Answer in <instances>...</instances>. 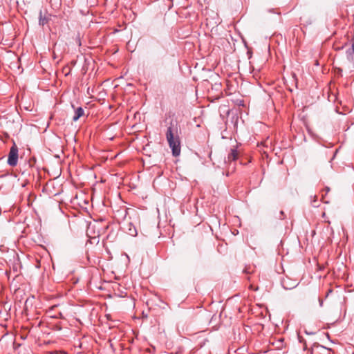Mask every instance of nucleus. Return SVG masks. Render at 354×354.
<instances>
[{"mask_svg":"<svg viewBox=\"0 0 354 354\" xmlns=\"http://www.w3.org/2000/svg\"><path fill=\"white\" fill-rule=\"evenodd\" d=\"M342 48H343V46H342V47H341V48H335V50H340V49H342Z\"/></svg>","mask_w":354,"mask_h":354,"instance_id":"ddd939ff","label":"nucleus"},{"mask_svg":"<svg viewBox=\"0 0 354 354\" xmlns=\"http://www.w3.org/2000/svg\"><path fill=\"white\" fill-rule=\"evenodd\" d=\"M323 191L325 192V195L322 194V201L324 203H328V201L325 200V196L330 192V188L328 187H326Z\"/></svg>","mask_w":354,"mask_h":354,"instance_id":"6e6552de","label":"nucleus"},{"mask_svg":"<svg viewBox=\"0 0 354 354\" xmlns=\"http://www.w3.org/2000/svg\"><path fill=\"white\" fill-rule=\"evenodd\" d=\"M314 198H315V199H314V202H316V201H317V196H314Z\"/></svg>","mask_w":354,"mask_h":354,"instance_id":"4468645a","label":"nucleus"},{"mask_svg":"<svg viewBox=\"0 0 354 354\" xmlns=\"http://www.w3.org/2000/svg\"><path fill=\"white\" fill-rule=\"evenodd\" d=\"M239 158V152L236 149V147H234L230 149V153L227 155V159L225 160V162L229 163L232 161H235Z\"/></svg>","mask_w":354,"mask_h":354,"instance_id":"39448f33","label":"nucleus"},{"mask_svg":"<svg viewBox=\"0 0 354 354\" xmlns=\"http://www.w3.org/2000/svg\"><path fill=\"white\" fill-rule=\"evenodd\" d=\"M50 19V15H48L47 14H45L43 15L42 11L40 10L39 12V24L41 26H44V25L47 24Z\"/></svg>","mask_w":354,"mask_h":354,"instance_id":"423d86ee","label":"nucleus"},{"mask_svg":"<svg viewBox=\"0 0 354 354\" xmlns=\"http://www.w3.org/2000/svg\"><path fill=\"white\" fill-rule=\"evenodd\" d=\"M245 273H250L251 272L249 271L247 268L244 269L243 270Z\"/></svg>","mask_w":354,"mask_h":354,"instance_id":"9b49d317","label":"nucleus"},{"mask_svg":"<svg viewBox=\"0 0 354 354\" xmlns=\"http://www.w3.org/2000/svg\"><path fill=\"white\" fill-rule=\"evenodd\" d=\"M344 64L348 69L354 70V37L351 39V46L346 51V61Z\"/></svg>","mask_w":354,"mask_h":354,"instance_id":"f03ea898","label":"nucleus"},{"mask_svg":"<svg viewBox=\"0 0 354 354\" xmlns=\"http://www.w3.org/2000/svg\"><path fill=\"white\" fill-rule=\"evenodd\" d=\"M129 234L131 236H135L136 234V228H133V230L131 228H129Z\"/></svg>","mask_w":354,"mask_h":354,"instance_id":"1a4fd4ad","label":"nucleus"},{"mask_svg":"<svg viewBox=\"0 0 354 354\" xmlns=\"http://www.w3.org/2000/svg\"><path fill=\"white\" fill-rule=\"evenodd\" d=\"M284 217H285V215H284V212H283V211H280V212H279V216H278V218H279V219H283V218H284Z\"/></svg>","mask_w":354,"mask_h":354,"instance_id":"9d476101","label":"nucleus"},{"mask_svg":"<svg viewBox=\"0 0 354 354\" xmlns=\"http://www.w3.org/2000/svg\"><path fill=\"white\" fill-rule=\"evenodd\" d=\"M166 138L169 147L171 149L174 156H178L180 153V141L178 135V127L176 123L171 122L167 129Z\"/></svg>","mask_w":354,"mask_h":354,"instance_id":"f257e3e1","label":"nucleus"},{"mask_svg":"<svg viewBox=\"0 0 354 354\" xmlns=\"http://www.w3.org/2000/svg\"><path fill=\"white\" fill-rule=\"evenodd\" d=\"M84 114V109L82 107H78L75 111V115L73 118V120L75 122L77 121L79 118L82 117Z\"/></svg>","mask_w":354,"mask_h":354,"instance_id":"0eeeda50","label":"nucleus"},{"mask_svg":"<svg viewBox=\"0 0 354 354\" xmlns=\"http://www.w3.org/2000/svg\"><path fill=\"white\" fill-rule=\"evenodd\" d=\"M313 206H314V207H317L318 205H316V204H313Z\"/></svg>","mask_w":354,"mask_h":354,"instance_id":"dca6fc26","label":"nucleus"},{"mask_svg":"<svg viewBox=\"0 0 354 354\" xmlns=\"http://www.w3.org/2000/svg\"><path fill=\"white\" fill-rule=\"evenodd\" d=\"M18 148L17 145L14 143V145L11 147L8 157V164L11 167H15L17 165L18 161Z\"/></svg>","mask_w":354,"mask_h":354,"instance_id":"7ed1b4c3","label":"nucleus"},{"mask_svg":"<svg viewBox=\"0 0 354 354\" xmlns=\"http://www.w3.org/2000/svg\"><path fill=\"white\" fill-rule=\"evenodd\" d=\"M315 64L319 65L318 61H316Z\"/></svg>","mask_w":354,"mask_h":354,"instance_id":"2eb2a0df","label":"nucleus"},{"mask_svg":"<svg viewBox=\"0 0 354 354\" xmlns=\"http://www.w3.org/2000/svg\"><path fill=\"white\" fill-rule=\"evenodd\" d=\"M319 303H320V305L322 306L323 301L322 299H319Z\"/></svg>","mask_w":354,"mask_h":354,"instance_id":"f8f14e48","label":"nucleus"},{"mask_svg":"<svg viewBox=\"0 0 354 354\" xmlns=\"http://www.w3.org/2000/svg\"><path fill=\"white\" fill-rule=\"evenodd\" d=\"M281 284L284 289L291 290L297 287L299 282L297 280H292L289 277H286L281 281Z\"/></svg>","mask_w":354,"mask_h":354,"instance_id":"20e7f679","label":"nucleus"}]
</instances>
